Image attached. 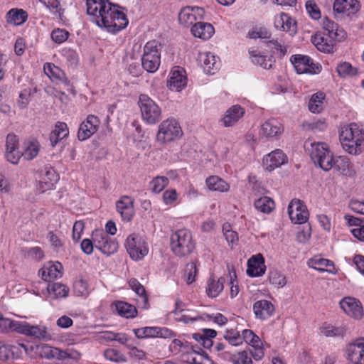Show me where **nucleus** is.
<instances>
[{"mask_svg": "<svg viewBox=\"0 0 364 364\" xmlns=\"http://www.w3.org/2000/svg\"><path fill=\"white\" fill-rule=\"evenodd\" d=\"M87 14L99 27L116 33L125 28L129 21L122 7L109 0H86Z\"/></svg>", "mask_w": 364, "mask_h": 364, "instance_id": "nucleus-1", "label": "nucleus"}, {"mask_svg": "<svg viewBox=\"0 0 364 364\" xmlns=\"http://www.w3.org/2000/svg\"><path fill=\"white\" fill-rule=\"evenodd\" d=\"M343 149L352 155H358L363 151L364 132L355 123H350L341 128L339 134Z\"/></svg>", "mask_w": 364, "mask_h": 364, "instance_id": "nucleus-2", "label": "nucleus"}, {"mask_svg": "<svg viewBox=\"0 0 364 364\" xmlns=\"http://www.w3.org/2000/svg\"><path fill=\"white\" fill-rule=\"evenodd\" d=\"M171 250L178 257H185L190 255L195 249V242L192 234L188 229H180L171 235Z\"/></svg>", "mask_w": 364, "mask_h": 364, "instance_id": "nucleus-3", "label": "nucleus"}, {"mask_svg": "<svg viewBox=\"0 0 364 364\" xmlns=\"http://www.w3.org/2000/svg\"><path fill=\"white\" fill-rule=\"evenodd\" d=\"M161 44L156 40L148 41L144 46L141 56L142 68L150 73H155L161 63Z\"/></svg>", "mask_w": 364, "mask_h": 364, "instance_id": "nucleus-4", "label": "nucleus"}, {"mask_svg": "<svg viewBox=\"0 0 364 364\" xmlns=\"http://www.w3.org/2000/svg\"><path fill=\"white\" fill-rule=\"evenodd\" d=\"M138 105L141 119L145 123L152 125L158 123L161 119V108L147 95L141 94L139 95Z\"/></svg>", "mask_w": 364, "mask_h": 364, "instance_id": "nucleus-5", "label": "nucleus"}, {"mask_svg": "<svg viewBox=\"0 0 364 364\" xmlns=\"http://www.w3.org/2000/svg\"><path fill=\"white\" fill-rule=\"evenodd\" d=\"M310 156L315 165L318 166L324 171H328L333 168V156L326 144L322 142L312 144Z\"/></svg>", "mask_w": 364, "mask_h": 364, "instance_id": "nucleus-6", "label": "nucleus"}, {"mask_svg": "<svg viewBox=\"0 0 364 364\" xmlns=\"http://www.w3.org/2000/svg\"><path fill=\"white\" fill-rule=\"evenodd\" d=\"M310 156L315 165L318 166L324 171H328L333 168V156L326 144L322 142L312 144Z\"/></svg>", "mask_w": 364, "mask_h": 364, "instance_id": "nucleus-7", "label": "nucleus"}, {"mask_svg": "<svg viewBox=\"0 0 364 364\" xmlns=\"http://www.w3.org/2000/svg\"><path fill=\"white\" fill-rule=\"evenodd\" d=\"M182 134L179 123L173 118H168L159 124L156 140L161 144H165L180 138Z\"/></svg>", "mask_w": 364, "mask_h": 364, "instance_id": "nucleus-8", "label": "nucleus"}, {"mask_svg": "<svg viewBox=\"0 0 364 364\" xmlns=\"http://www.w3.org/2000/svg\"><path fill=\"white\" fill-rule=\"evenodd\" d=\"M290 61L294 65L296 72L298 74H318L321 71V65L316 63H315L309 56L296 54L291 55Z\"/></svg>", "mask_w": 364, "mask_h": 364, "instance_id": "nucleus-9", "label": "nucleus"}, {"mask_svg": "<svg viewBox=\"0 0 364 364\" xmlns=\"http://www.w3.org/2000/svg\"><path fill=\"white\" fill-rule=\"evenodd\" d=\"M125 247L131 258L135 260L142 259L148 253V248L145 241L141 237L135 233L131 234L127 237Z\"/></svg>", "mask_w": 364, "mask_h": 364, "instance_id": "nucleus-10", "label": "nucleus"}, {"mask_svg": "<svg viewBox=\"0 0 364 364\" xmlns=\"http://www.w3.org/2000/svg\"><path fill=\"white\" fill-rule=\"evenodd\" d=\"M92 239L94 241L95 247L103 254L109 255L117 252L118 249V244L102 229L94 230L92 233Z\"/></svg>", "mask_w": 364, "mask_h": 364, "instance_id": "nucleus-11", "label": "nucleus"}, {"mask_svg": "<svg viewBox=\"0 0 364 364\" xmlns=\"http://www.w3.org/2000/svg\"><path fill=\"white\" fill-rule=\"evenodd\" d=\"M205 11L198 6H186L178 14L179 23L185 27L193 26L197 20L203 19Z\"/></svg>", "mask_w": 364, "mask_h": 364, "instance_id": "nucleus-12", "label": "nucleus"}, {"mask_svg": "<svg viewBox=\"0 0 364 364\" xmlns=\"http://www.w3.org/2000/svg\"><path fill=\"white\" fill-rule=\"evenodd\" d=\"M37 188L41 193L53 189L58 180L55 171L50 166H46L39 173Z\"/></svg>", "mask_w": 364, "mask_h": 364, "instance_id": "nucleus-13", "label": "nucleus"}, {"mask_svg": "<svg viewBox=\"0 0 364 364\" xmlns=\"http://www.w3.org/2000/svg\"><path fill=\"white\" fill-rule=\"evenodd\" d=\"M347 359L352 364H364V338L357 339L346 348Z\"/></svg>", "mask_w": 364, "mask_h": 364, "instance_id": "nucleus-14", "label": "nucleus"}, {"mask_svg": "<svg viewBox=\"0 0 364 364\" xmlns=\"http://www.w3.org/2000/svg\"><path fill=\"white\" fill-rule=\"evenodd\" d=\"M100 121L97 117L90 114L87 119L82 122L77 132V138L80 141H84L90 138L97 130Z\"/></svg>", "mask_w": 364, "mask_h": 364, "instance_id": "nucleus-15", "label": "nucleus"}, {"mask_svg": "<svg viewBox=\"0 0 364 364\" xmlns=\"http://www.w3.org/2000/svg\"><path fill=\"white\" fill-rule=\"evenodd\" d=\"M116 208L124 221H130L134 215V199L123 196L116 202Z\"/></svg>", "mask_w": 364, "mask_h": 364, "instance_id": "nucleus-16", "label": "nucleus"}, {"mask_svg": "<svg viewBox=\"0 0 364 364\" xmlns=\"http://www.w3.org/2000/svg\"><path fill=\"white\" fill-rule=\"evenodd\" d=\"M340 306L348 316L360 319L363 316L360 302L353 297H346L340 301Z\"/></svg>", "mask_w": 364, "mask_h": 364, "instance_id": "nucleus-17", "label": "nucleus"}, {"mask_svg": "<svg viewBox=\"0 0 364 364\" xmlns=\"http://www.w3.org/2000/svg\"><path fill=\"white\" fill-rule=\"evenodd\" d=\"M359 9L360 4L357 0H335L333 6L334 13L348 16L356 14Z\"/></svg>", "mask_w": 364, "mask_h": 364, "instance_id": "nucleus-18", "label": "nucleus"}, {"mask_svg": "<svg viewBox=\"0 0 364 364\" xmlns=\"http://www.w3.org/2000/svg\"><path fill=\"white\" fill-rule=\"evenodd\" d=\"M266 266L264 258L261 254L250 257L247 262V274L252 277H259L264 274Z\"/></svg>", "mask_w": 364, "mask_h": 364, "instance_id": "nucleus-19", "label": "nucleus"}, {"mask_svg": "<svg viewBox=\"0 0 364 364\" xmlns=\"http://www.w3.org/2000/svg\"><path fill=\"white\" fill-rule=\"evenodd\" d=\"M287 161V157L285 154L280 149H276L264 156L263 163L266 169L272 171L284 164Z\"/></svg>", "mask_w": 364, "mask_h": 364, "instance_id": "nucleus-20", "label": "nucleus"}, {"mask_svg": "<svg viewBox=\"0 0 364 364\" xmlns=\"http://www.w3.org/2000/svg\"><path fill=\"white\" fill-rule=\"evenodd\" d=\"M323 28L327 32L326 36L329 38L338 42L342 41L346 38V32L328 18H325L323 20Z\"/></svg>", "mask_w": 364, "mask_h": 364, "instance_id": "nucleus-21", "label": "nucleus"}, {"mask_svg": "<svg viewBox=\"0 0 364 364\" xmlns=\"http://www.w3.org/2000/svg\"><path fill=\"white\" fill-rule=\"evenodd\" d=\"M253 311L257 318L266 320L273 315L274 306L271 301L262 299L253 304Z\"/></svg>", "mask_w": 364, "mask_h": 364, "instance_id": "nucleus-22", "label": "nucleus"}, {"mask_svg": "<svg viewBox=\"0 0 364 364\" xmlns=\"http://www.w3.org/2000/svg\"><path fill=\"white\" fill-rule=\"evenodd\" d=\"M39 274L45 281L60 278L63 276V265L58 262H49L40 269Z\"/></svg>", "mask_w": 364, "mask_h": 364, "instance_id": "nucleus-23", "label": "nucleus"}, {"mask_svg": "<svg viewBox=\"0 0 364 364\" xmlns=\"http://www.w3.org/2000/svg\"><path fill=\"white\" fill-rule=\"evenodd\" d=\"M198 60L203 66L204 71L210 75L214 74L219 68V61L210 52L200 53Z\"/></svg>", "mask_w": 364, "mask_h": 364, "instance_id": "nucleus-24", "label": "nucleus"}, {"mask_svg": "<svg viewBox=\"0 0 364 364\" xmlns=\"http://www.w3.org/2000/svg\"><path fill=\"white\" fill-rule=\"evenodd\" d=\"M184 70L179 67L174 68L172 70L169 80H168V87L172 90L180 91L186 85V77L183 75Z\"/></svg>", "mask_w": 364, "mask_h": 364, "instance_id": "nucleus-25", "label": "nucleus"}, {"mask_svg": "<svg viewBox=\"0 0 364 364\" xmlns=\"http://www.w3.org/2000/svg\"><path fill=\"white\" fill-rule=\"evenodd\" d=\"M336 40H333L326 36L325 34L317 33L311 38V42L316 46V48L323 53H331L333 51L334 42Z\"/></svg>", "mask_w": 364, "mask_h": 364, "instance_id": "nucleus-26", "label": "nucleus"}, {"mask_svg": "<svg viewBox=\"0 0 364 364\" xmlns=\"http://www.w3.org/2000/svg\"><path fill=\"white\" fill-rule=\"evenodd\" d=\"M245 110L240 105H233L225 112L222 119L223 124L225 127L233 126L244 115Z\"/></svg>", "mask_w": 364, "mask_h": 364, "instance_id": "nucleus-27", "label": "nucleus"}, {"mask_svg": "<svg viewBox=\"0 0 364 364\" xmlns=\"http://www.w3.org/2000/svg\"><path fill=\"white\" fill-rule=\"evenodd\" d=\"M25 336L43 341H48L52 338L51 334L48 331V328L45 326L31 325L29 323L28 324Z\"/></svg>", "mask_w": 364, "mask_h": 364, "instance_id": "nucleus-28", "label": "nucleus"}, {"mask_svg": "<svg viewBox=\"0 0 364 364\" xmlns=\"http://www.w3.org/2000/svg\"><path fill=\"white\" fill-rule=\"evenodd\" d=\"M214 32L213 26L208 23L197 22L191 28V33L195 37L204 40L209 39Z\"/></svg>", "mask_w": 364, "mask_h": 364, "instance_id": "nucleus-29", "label": "nucleus"}, {"mask_svg": "<svg viewBox=\"0 0 364 364\" xmlns=\"http://www.w3.org/2000/svg\"><path fill=\"white\" fill-rule=\"evenodd\" d=\"M69 130L67 124L58 122L49 136L50 144L54 147L60 140L68 136Z\"/></svg>", "mask_w": 364, "mask_h": 364, "instance_id": "nucleus-30", "label": "nucleus"}, {"mask_svg": "<svg viewBox=\"0 0 364 364\" xmlns=\"http://www.w3.org/2000/svg\"><path fill=\"white\" fill-rule=\"evenodd\" d=\"M283 132L282 124L276 119H272L265 122L261 128V134L267 137H273L281 134Z\"/></svg>", "mask_w": 364, "mask_h": 364, "instance_id": "nucleus-31", "label": "nucleus"}, {"mask_svg": "<svg viewBox=\"0 0 364 364\" xmlns=\"http://www.w3.org/2000/svg\"><path fill=\"white\" fill-rule=\"evenodd\" d=\"M27 18V12L23 9H12L6 14L7 23L15 26L23 24Z\"/></svg>", "mask_w": 364, "mask_h": 364, "instance_id": "nucleus-32", "label": "nucleus"}, {"mask_svg": "<svg viewBox=\"0 0 364 364\" xmlns=\"http://www.w3.org/2000/svg\"><path fill=\"white\" fill-rule=\"evenodd\" d=\"M115 309L119 316L126 318H133L137 315L136 307L127 302L117 301Z\"/></svg>", "mask_w": 364, "mask_h": 364, "instance_id": "nucleus-33", "label": "nucleus"}, {"mask_svg": "<svg viewBox=\"0 0 364 364\" xmlns=\"http://www.w3.org/2000/svg\"><path fill=\"white\" fill-rule=\"evenodd\" d=\"M205 183L208 188L214 191L225 192L230 188L229 184L217 176L208 177Z\"/></svg>", "mask_w": 364, "mask_h": 364, "instance_id": "nucleus-34", "label": "nucleus"}, {"mask_svg": "<svg viewBox=\"0 0 364 364\" xmlns=\"http://www.w3.org/2000/svg\"><path fill=\"white\" fill-rule=\"evenodd\" d=\"M249 53L252 63L259 65L264 69H269L272 67L274 60L272 58H267V55H262L257 50H250Z\"/></svg>", "mask_w": 364, "mask_h": 364, "instance_id": "nucleus-35", "label": "nucleus"}, {"mask_svg": "<svg viewBox=\"0 0 364 364\" xmlns=\"http://www.w3.org/2000/svg\"><path fill=\"white\" fill-rule=\"evenodd\" d=\"M225 279L223 277H220L217 281L210 277L208 282V288L206 289L208 296L214 298L216 297L223 289L224 282Z\"/></svg>", "mask_w": 364, "mask_h": 364, "instance_id": "nucleus-36", "label": "nucleus"}, {"mask_svg": "<svg viewBox=\"0 0 364 364\" xmlns=\"http://www.w3.org/2000/svg\"><path fill=\"white\" fill-rule=\"evenodd\" d=\"M275 26L287 32L294 33L296 31V23L287 14L283 13L276 18Z\"/></svg>", "mask_w": 364, "mask_h": 364, "instance_id": "nucleus-37", "label": "nucleus"}, {"mask_svg": "<svg viewBox=\"0 0 364 364\" xmlns=\"http://www.w3.org/2000/svg\"><path fill=\"white\" fill-rule=\"evenodd\" d=\"M325 94L319 92L314 94L309 102V109L313 113H319L323 110V100Z\"/></svg>", "mask_w": 364, "mask_h": 364, "instance_id": "nucleus-38", "label": "nucleus"}, {"mask_svg": "<svg viewBox=\"0 0 364 364\" xmlns=\"http://www.w3.org/2000/svg\"><path fill=\"white\" fill-rule=\"evenodd\" d=\"M254 205L257 210L264 213H269L274 208V200L267 196L258 198L255 201Z\"/></svg>", "mask_w": 364, "mask_h": 364, "instance_id": "nucleus-39", "label": "nucleus"}, {"mask_svg": "<svg viewBox=\"0 0 364 364\" xmlns=\"http://www.w3.org/2000/svg\"><path fill=\"white\" fill-rule=\"evenodd\" d=\"M48 291L55 298H64L68 295L69 288L63 284L55 282L48 284Z\"/></svg>", "mask_w": 364, "mask_h": 364, "instance_id": "nucleus-40", "label": "nucleus"}, {"mask_svg": "<svg viewBox=\"0 0 364 364\" xmlns=\"http://www.w3.org/2000/svg\"><path fill=\"white\" fill-rule=\"evenodd\" d=\"M314 268L320 272L326 271L331 274H336V270L334 267L333 262L327 259H315L314 261Z\"/></svg>", "mask_w": 364, "mask_h": 364, "instance_id": "nucleus-41", "label": "nucleus"}, {"mask_svg": "<svg viewBox=\"0 0 364 364\" xmlns=\"http://www.w3.org/2000/svg\"><path fill=\"white\" fill-rule=\"evenodd\" d=\"M129 286L138 296L141 298L144 307H146V305L148 303V296L144 286L141 285L136 279H131L129 281Z\"/></svg>", "mask_w": 364, "mask_h": 364, "instance_id": "nucleus-42", "label": "nucleus"}, {"mask_svg": "<svg viewBox=\"0 0 364 364\" xmlns=\"http://www.w3.org/2000/svg\"><path fill=\"white\" fill-rule=\"evenodd\" d=\"M336 70L341 77H352L357 74V69L348 62H343L338 65Z\"/></svg>", "mask_w": 364, "mask_h": 364, "instance_id": "nucleus-43", "label": "nucleus"}, {"mask_svg": "<svg viewBox=\"0 0 364 364\" xmlns=\"http://www.w3.org/2000/svg\"><path fill=\"white\" fill-rule=\"evenodd\" d=\"M146 337L166 338L171 335V331L166 328L145 327Z\"/></svg>", "mask_w": 364, "mask_h": 364, "instance_id": "nucleus-44", "label": "nucleus"}, {"mask_svg": "<svg viewBox=\"0 0 364 364\" xmlns=\"http://www.w3.org/2000/svg\"><path fill=\"white\" fill-rule=\"evenodd\" d=\"M223 338L228 341L231 346H239L242 343V336L235 329H227Z\"/></svg>", "mask_w": 364, "mask_h": 364, "instance_id": "nucleus-45", "label": "nucleus"}, {"mask_svg": "<svg viewBox=\"0 0 364 364\" xmlns=\"http://www.w3.org/2000/svg\"><path fill=\"white\" fill-rule=\"evenodd\" d=\"M168 179L165 176H156L150 182V189L155 193H159L168 184Z\"/></svg>", "mask_w": 364, "mask_h": 364, "instance_id": "nucleus-46", "label": "nucleus"}, {"mask_svg": "<svg viewBox=\"0 0 364 364\" xmlns=\"http://www.w3.org/2000/svg\"><path fill=\"white\" fill-rule=\"evenodd\" d=\"M249 343L252 347H261L262 343L257 335L252 330L245 329L242 331V341Z\"/></svg>", "mask_w": 364, "mask_h": 364, "instance_id": "nucleus-47", "label": "nucleus"}, {"mask_svg": "<svg viewBox=\"0 0 364 364\" xmlns=\"http://www.w3.org/2000/svg\"><path fill=\"white\" fill-rule=\"evenodd\" d=\"M61 54L68 66L74 67L77 64L79 58L75 50L65 48L62 50Z\"/></svg>", "mask_w": 364, "mask_h": 364, "instance_id": "nucleus-48", "label": "nucleus"}, {"mask_svg": "<svg viewBox=\"0 0 364 364\" xmlns=\"http://www.w3.org/2000/svg\"><path fill=\"white\" fill-rule=\"evenodd\" d=\"M269 279L271 284L278 288L283 287L287 284L286 277L276 269L269 272Z\"/></svg>", "mask_w": 364, "mask_h": 364, "instance_id": "nucleus-49", "label": "nucleus"}, {"mask_svg": "<svg viewBox=\"0 0 364 364\" xmlns=\"http://www.w3.org/2000/svg\"><path fill=\"white\" fill-rule=\"evenodd\" d=\"M230 360L233 364H252V358L246 350L232 354L230 356Z\"/></svg>", "mask_w": 364, "mask_h": 364, "instance_id": "nucleus-50", "label": "nucleus"}, {"mask_svg": "<svg viewBox=\"0 0 364 364\" xmlns=\"http://www.w3.org/2000/svg\"><path fill=\"white\" fill-rule=\"evenodd\" d=\"M321 332L327 337L343 336L346 333V329L343 326H333L328 325L321 328Z\"/></svg>", "mask_w": 364, "mask_h": 364, "instance_id": "nucleus-51", "label": "nucleus"}, {"mask_svg": "<svg viewBox=\"0 0 364 364\" xmlns=\"http://www.w3.org/2000/svg\"><path fill=\"white\" fill-rule=\"evenodd\" d=\"M39 144L37 141H31L26 146L24 152L22 153V156L26 160H32L38 154Z\"/></svg>", "mask_w": 364, "mask_h": 364, "instance_id": "nucleus-52", "label": "nucleus"}, {"mask_svg": "<svg viewBox=\"0 0 364 364\" xmlns=\"http://www.w3.org/2000/svg\"><path fill=\"white\" fill-rule=\"evenodd\" d=\"M198 272L196 263L190 262L186 266L184 277L188 284H192L196 281V276Z\"/></svg>", "mask_w": 364, "mask_h": 364, "instance_id": "nucleus-53", "label": "nucleus"}, {"mask_svg": "<svg viewBox=\"0 0 364 364\" xmlns=\"http://www.w3.org/2000/svg\"><path fill=\"white\" fill-rule=\"evenodd\" d=\"M104 355L107 360L114 362H124L126 360L125 356L121 353L118 350L114 348L107 349L104 352Z\"/></svg>", "mask_w": 364, "mask_h": 364, "instance_id": "nucleus-54", "label": "nucleus"}, {"mask_svg": "<svg viewBox=\"0 0 364 364\" xmlns=\"http://www.w3.org/2000/svg\"><path fill=\"white\" fill-rule=\"evenodd\" d=\"M289 216L291 220L292 223H298V224H302L307 221L309 218V212L304 211L302 212H297L296 210H288Z\"/></svg>", "mask_w": 364, "mask_h": 364, "instance_id": "nucleus-55", "label": "nucleus"}, {"mask_svg": "<svg viewBox=\"0 0 364 364\" xmlns=\"http://www.w3.org/2000/svg\"><path fill=\"white\" fill-rule=\"evenodd\" d=\"M332 164V168L344 172L348 169L350 161L347 157L338 156L336 158H333Z\"/></svg>", "mask_w": 364, "mask_h": 364, "instance_id": "nucleus-56", "label": "nucleus"}, {"mask_svg": "<svg viewBox=\"0 0 364 364\" xmlns=\"http://www.w3.org/2000/svg\"><path fill=\"white\" fill-rule=\"evenodd\" d=\"M69 36V32L63 28H55L50 34L52 40L58 44L65 42L68 38Z\"/></svg>", "mask_w": 364, "mask_h": 364, "instance_id": "nucleus-57", "label": "nucleus"}, {"mask_svg": "<svg viewBox=\"0 0 364 364\" xmlns=\"http://www.w3.org/2000/svg\"><path fill=\"white\" fill-rule=\"evenodd\" d=\"M73 291L78 296L88 294V284L86 281L80 279L74 282Z\"/></svg>", "mask_w": 364, "mask_h": 364, "instance_id": "nucleus-58", "label": "nucleus"}, {"mask_svg": "<svg viewBox=\"0 0 364 364\" xmlns=\"http://www.w3.org/2000/svg\"><path fill=\"white\" fill-rule=\"evenodd\" d=\"M306 9L313 19L317 20L321 18L320 9L314 1H307L306 2Z\"/></svg>", "mask_w": 364, "mask_h": 364, "instance_id": "nucleus-59", "label": "nucleus"}, {"mask_svg": "<svg viewBox=\"0 0 364 364\" xmlns=\"http://www.w3.org/2000/svg\"><path fill=\"white\" fill-rule=\"evenodd\" d=\"M10 330L18 333L26 335L28 323L11 320Z\"/></svg>", "mask_w": 364, "mask_h": 364, "instance_id": "nucleus-60", "label": "nucleus"}, {"mask_svg": "<svg viewBox=\"0 0 364 364\" xmlns=\"http://www.w3.org/2000/svg\"><path fill=\"white\" fill-rule=\"evenodd\" d=\"M18 149V138L14 134H9L6 140V151H15Z\"/></svg>", "mask_w": 364, "mask_h": 364, "instance_id": "nucleus-61", "label": "nucleus"}, {"mask_svg": "<svg viewBox=\"0 0 364 364\" xmlns=\"http://www.w3.org/2000/svg\"><path fill=\"white\" fill-rule=\"evenodd\" d=\"M85 223L82 220L76 221L73 228V240L78 242L81 237V234L83 232Z\"/></svg>", "mask_w": 364, "mask_h": 364, "instance_id": "nucleus-62", "label": "nucleus"}, {"mask_svg": "<svg viewBox=\"0 0 364 364\" xmlns=\"http://www.w3.org/2000/svg\"><path fill=\"white\" fill-rule=\"evenodd\" d=\"M127 348L129 349V354L132 358L136 360H142L146 358V353L144 350L131 344H127Z\"/></svg>", "mask_w": 364, "mask_h": 364, "instance_id": "nucleus-63", "label": "nucleus"}, {"mask_svg": "<svg viewBox=\"0 0 364 364\" xmlns=\"http://www.w3.org/2000/svg\"><path fill=\"white\" fill-rule=\"evenodd\" d=\"M296 210L299 212L308 211L306 205L299 199L292 200L288 205V210Z\"/></svg>", "mask_w": 364, "mask_h": 364, "instance_id": "nucleus-64", "label": "nucleus"}]
</instances>
